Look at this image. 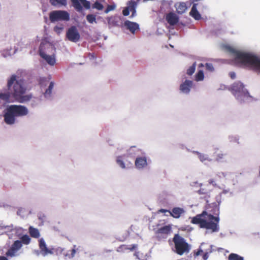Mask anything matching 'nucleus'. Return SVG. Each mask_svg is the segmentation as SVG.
<instances>
[{
	"label": "nucleus",
	"instance_id": "obj_1",
	"mask_svg": "<svg viewBox=\"0 0 260 260\" xmlns=\"http://www.w3.org/2000/svg\"><path fill=\"white\" fill-rule=\"evenodd\" d=\"M7 87L12 96L19 103H23L31 99V95H24L26 91L24 79L16 74L12 75L8 79Z\"/></svg>",
	"mask_w": 260,
	"mask_h": 260
},
{
	"label": "nucleus",
	"instance_id": "obj_2",
	"mask_svg": "<svg viewBox=\"0 0 260 260\" xmlns=\"http://www.w3.org/2000/svg\"><path fill=\"white\" fill-rule=\"evenodd\" d=\"M226 49L234 55L236 62L260 72V58L258 57L251 53L237 51L231 47H227Z\"/></svg>",
	"mask_w": 260,
	"mask_h": 260
},
{
	"label": "nucleus",
	"instance_id": "obj_3",
	"mask_svg": "<svg viewBox=\"0 0 260 260\" xmlns=\"http://www.w3.org/2000/svg\"><path fill=\"white\" fill-rule=\"evenodd\" d=\"M191 222L193 224H199L201 228L210 230L212 232H217L219 230V218L203 211L193 217Z\"/></svg>",
	"mask_w": 260,
	"mask_h": 260
},
{
	"label": "nucleus",
	"instance_id": "obj_4",
	"mask_svg": "<svg viewBox=\"0 0 260 260\" xmlns=\"http://www.w3.org/2000/svg\"><path fill=\"white\" fill-rule=\"evenodd\" d=\"M28 113L27 108L23 105H12L9 106L4 115V121L7 124L12 125L15 123L16 117H23Z\"/></svg>",
	"mask_w": 260,
	"mask_h": 260
},
{
	"label": "nucleus",
	"instance_id": "obj_5",
	"mask_svg": "<svg viewBox=\"0 0 260 260\" xmlns=\"http://www.w3.org/2000/svg\"><path fill=\"white\" fill-rule=\"evenodd\" d=\"M55 50L54 47L49 43H41L39 47V54L46 62L51 66L55 63L54 55H47V53H53Z\"/></svg>",
	"mask_w": 260,
	"mask_h": 260
},
{
	"label": "nucleus",
	"instance_id": "obj_6",
	"mask_svg": "<svg viewBox=\"0 0 260 260\" xmlns=\"http://www.w3.org/2000/svg\"><path fill=\"white\" fill-rule=\"evenodd\" d=\"M173 241L175 245V252L178 254L182 255L184 253L189 252V245L182 237L178 234H175Z\"/></svg>",
	"mask_w": 260,
	"mask_h": 260
},
{
	"label": "nucleus",
	"instance_id": "obj_7",
	"mask_svg": "<svg viewBox=\"0 0 260 260\" xmlns=\"http://www.w3.org/2000/svg\"><path fill=\"white\" fill-rule=\"evenodd\" d=\"M49 19L51 22L59 21H68L70 20V14L66 11L54 10L50 12Z\"/></svg>",
	"mask_w": 260,
	"mask_h": 260
},
{
	"label": "nucleus",
	"instance_id": "obj_8",
	"mask_svg": "<svg viewBox=\"0 0 260 260\" xmlns=\"http://www.w3.org/2000/svg\"><path fill=\"white\" fill-rule=\"evenodd\" d=\"M232 89L238 100H242V97L249 96L248 91L244 88V86L241 82H238L234 83L232 85Z\"/></svg>",
	"mask_w": 260,
	"mask_h": 260
},
{
	"label": "nucleus",
	"instance_id": "obj_9",
	"mask_svg": "<svg viewBox=\"0 0 260 260\" xmlns=\"http://www.w3.org/2000/svg\"><path fill=\"white\" fill-rule=\"evenodd\" d=\"M66 38L71 42L76 43L80 39V34L75 26L70 27L66 32Z\"/></svg>",
	"mask_w": 260,
	"mask_h": 260
},
{
	"label": "nucleus",
	"instance_id": "obj_10",
	"mask_svg": "<svg viewBox=\"0 0 260 260\" xmlns=\"http://www.w3.org/2000/svg\"><path fill=\"white\" fill-rule=\"evenodd\" d=\"M22 244L19 240L15 241L12 244L10 248L6 253V255L8 257H14L17 255L18 251L22 248Z\"/></svg>",
	"mask_w": 260,
	"mask_h": 260
},
{
	"label": "nucleus",
	"instance_id": "obj_11",
	"mask_svg": "<svg viewBox=\"0 0 260 260\" xmlns=\"http://www.w3.org/2000/svg\"><path fill=\"white\" fill-rule=\"evenodd\" d=\"M71 1L74 7L78 12H81L83 9L80 2L83 3L84 7L86 9H89L90 8V3L89 1L86 0H71Z\"/></svg>",
	"mask_w": 260,
	"mask_h": 260
},
{
	"label": "nucleus",
	"instance_id": "obj_12",
	"mask_svg": "<svg viewBox=\"0 0 260 260\" xmlns=\"http://www.w3.org/2000/svg\"><path fill=\"white\" fill-rule=\"evenodd\" d=\"M39 242L40 252L43 256H45L48 254H52L53 253L52 249H49V248H48L46 244V243L43 238L40 239L39 240Z\"/></svg>",
	"mask_w": 260,
	"mask_h": 260
},
{
	"label": "nucleus",
	"instance_id": "obj_13",
	"mask_svg": "<svg viewBox=\"0 0 260 260\" xmlns=\"http://www.w3.org/2000/svg\"><path fill=\"white\" fill-rule=\"evenodd\" d=\"M184 213V209L178 207H174L169 211L170 215L174 218H179Z\"/></svg>",
	"mask_w": 260,
	"mask_h": 260
},
{
	"label": "nucleus",
	"instance_id": "obj_14",
	"mask_svg": "<svg viewBox=\"0 0 260 260\" xmlns=\"http://www.w3.org/2000/svg\"><path fill=\"white\" fill-rule=\"evenodd\" d=\"M124 25L126 28L129 30L133 34H134L136 30L139 29V25L136 22L126 20L124 22Z\"/></svg>",
	"mask_w": 260,
	"mask_h": 260
},
{
	"label": "nucleus",
	"instance_id": "obj_15",
	"mask_svg": "<svg viewBox=\"0 0 260 260\" xmlns=\"http://www.w3.org/2000/svg\"><path fill=\"white\" fill-rule=\"evenodd\" d=\"M11 96L12 95L10 91L7 93H0V108L10 102Z\"/></svg>",
	"mask_w": 260,
	"mask_h": 260
},
{
	"label": "nucleus",
	"instance_id": "obj_16",
	"mask_svg": "<svg viewBox=\"0 0 260 260\" xmlns=\"http://www.w3.org/2000/svg\"><path fill=\"white\" fill-rule=\"evenodd\" d=\"M166 19L168 23L171 25H174L179 21L178 17L174 13L170 12L167 14Z\"/></svg>",
	"mask_w": 260,
	"mask_h": 260
},
{
	"label": "nucleus",
	"instance_id": "obj_17",
	"mask_svg": "<svg viewBox=\"0 0 260 260\" xmlns=\"http://www.w3.org/2000/svg\"><path fill=\"white\" fill-rule=\"evenodd\" d=\"M192 85V82L191 81L186 80L184 82L180 85V90L183 93H188L190 91Z\"/></svg>",
	"mask_w": 260,
	"mask_h": 260
},
{
	"label": "nucleus",
	"instance_id": "obj_18",
	"mask_svg": "<svg viewBox=\"0 0 260 260\" xmlns=\"http://www.w3.org/2000/svg\"><path fill=\"white\" fill-rule=\"evenodd\" d=\"M197 4L192 5L191 11L189 12V15L195 20H199L201 19V15L197 10Z\"/></svg>",
	"mask_w": 260,
	"mask_h": 260
},
{
	"label": "nucleus",
	"instance_id": "obj_19",
	"mask_svg": "<svg viewBox=\"0 0 260 260\" xmlns=\"http://www.w3.org/2000/svg\"><path fill=\"white\" fill-rule=\"evenodd\" d=\"M135 165L137 168L141 169L147 165V159L145 157H137L135 160Z\"/></svg>",
	"mask_w": 260,
	"mask_h": 260
},
{
	"label": "nucleus",
	"instance_id": "obj_20",
	"mask_svg": "<svg viewBox=\"0 0 260 260\" xmlns=\"http://www.w3.org/2000/svg\"><path fill=\"white\" fill-rule=\"evenodd\" d=\"M176 8L178 14H182L185 12L187 9L186 4L184 2H181L176 5Z\"/></svg>",
	"mask_w": 260,
	"mask_h": 260
},
{
	"label": "nucleus",
	"instance_id": "obj_21",
	"mask_svg": "<svg viewBox=\"0 0 260 260\" xmlns=\"http://www.w3.org/2000/svg\"><path fill=\"white\" fill-rule=\"evenodd\" d=\"M28 233L30 236L34 238L38 239L40 236V233L39 230L35 228L32 226H30L28 228Z\"/></svg>",
	"mask_w": 260,
	"mask_h": 260
},
{
	"label": "nucleus",
	"instance_id": "obj_22",
	"mask_svg": "<svg viewBox=\"0 0 260 260\" xmlns=\"http://www.w3.org/2000/svg\"><path fill=\"white\" fill-rule=\"evenodd\" d=\"M171 228L169 225H165L158 229L157 233L168 235L170 233Z\"/></svg>",
	"mask_w": 260,
	"mask_h": 260
},
{
	"label": "nucleus",
	"instance_id": "obj_23",
	"mask_svg": "<svg viewBox=\"0 0 260 260\" xmlns=\"http://www.w3.org/2000/svg\"><path fill=\"white\" fill-rule=\"evenodd\" d=\"M194 153L198 155L199 158L203 162H205V161H211V159L209 158L208 156L206 154L201 153L198 151H195Z\"/></svg>",
	"mask_w": 260,
	"mask_h": 260
},
{
	"label": "nucleus",
	"instance_id": "obj_24",
	"mask_svg": "<svg viewBox=\"0 0 260 260\" xmlns=\"http://www.w3.org/2000/svg\"><path fill=\"white\" fill-rule=\"evenodd\" d=\"M19 241L21 244L28 245L31 242V238L28 235H24L20 237Z\"/></svg>",
	"mask_w": 260,
	"mask_h": 260
},
{
	"label": "nucleus",
	"instance_id": "obj_25",
	"mask_svg": "<svg viewBox=\"0 0 260 260\" xmlns=\"http://www.w3.org/2000/svg\"><path fill=\"white\" fill-rule=\"evenodd\" d=\"M50 2L53 6H66L67 5L66 0H50Z\"/></svg>",
	"mask_w": 260,
	"mask_h": 260
},
{
	"label": "nucleus",
	"instance_id": "obj_26",
	"mask_svg": "<svg viewBox=\"0 0 260 260\" xmlns=\"http://www.w3.org/2000/svg\"><path fill=\"white\" fill-rule=\"evenodd\" d=\"M54 87V82H51L48 88L45 90L44 94L45 98H49L51 96L52 91Z\"/></svg>",
	"mask_w": 260,
	"mask_h": 260
},
{
	"label": "nucleus",
	"instance_id": "obj_27",
	"mask_svg": "<svg viewBox=\"0 0 260 260\" xmlns=\"http://www.w3.org/2000/svg\"><path fill=\"white\" fill-rule=\"evenodd\" d=\"M215 154V159L217 161H222L223 159H224L225 156L226 155V153H223L221 151H219L218 150L216 151Z\"/></svg>",
	"mask_w": 260,
	"mask_h": 260
},
{
	"label": "nucleus",
	"instance_id": "obj_28",
	"mask_svg": "<svg viewBox=\"0 0 260 260\" xmlns=\"http://www.w3.org/2000/svg\"><path fill=\"white\" fill-rule=\"evenodd\" d=\"M204 75L203 71L202 70L199 71L195 76L196 81H203L204 80Z\"/></svg>",
	"mask_w": 260,
	"mask_h": 260
},
{
	"label": "nucleus",
	"instance_id": "obj_29",
	"mask_svg": "<svg viewBox=\"0 0 260 260\" xmlns=\"http://www.w3.org/2000/svg\"><path fill=\"white\" fill-rule=\"evenodd\" d=\"M86 19L89 23H96L95 16L93 14H88L86 16Z\"/></svg>",
	"mask_w": 260,
	"mask_h": 260
},
{
	"label": "nucleus",
	"instance_id": "obj_30",
	"mask_svg": "<svg viewBox=\"0 0 260 260\" xmlns=\"http://www.w3.org/2000/svg\"><path fill=\"white\" fill-rule=\"evenodd\" d=\"M229 260H243V258L237 254L231 253L229 256Z\"/></svg>",
	"mask_w": 260,
	"mask_h": 260
},
{
	"label": "nucleus",
	"instance_id": "obj_31",
	"mask_svg": "<svg viewBox=\"0 0 260 260\" xmlns=\"http://www.w3.org/2000/svg\"><path fill=\"white\" fill-rule=\"evenodd\" d=\"M196 67V62H194L193 64L187 69L186 74L189 76L192 75L195 71Z\"/></svg>",
	"mask_w": 260,
	"mask_h": 260
},
{
	"label": "nucleus",
	"instance_id": "obj_32",
	"mask_svg": "<svg viewBox=\"0 0 260 260\" xmlns=\"http://www.w3.org/2000/svg\"><path fill=\"white\" fill-rule=\"evenodd\" d=\"M75 247H76V246H74V248L71 250L70 251V253H63L64 255L66 256V257H68V258H73L75 254V253H76V249H75Z\"/></svg>",
	"mask_w": 260,
	"mask_h": 260
},
{
	"label": "nucleus",
	"instance_id": "obj_33",
	"mask_svg": "<svg viewBox=\"0 0 260 260\" xmlns=\"http://www.w3.org/2000/svg\"><path fill=\"white\" fill-rule=\"evenodd\" d=\"M136 3L134 2H129V5L127 7L129 9V12L133 11L136 10Z\"/></svg>",
	"mask_w": 260,
	"mask_h": 260
},
{
	"label": "nucleus",
	"instance_id": "obj_34",
	"mask_svg": "<svg viewBox=\"0 0 260 260\" xmlns=\"http://www.w3.org/2000/svg\"><path fill=\"white\" fill-rule=\"evenodd\" d=\"M93 8L96 9L97 10H102L103 9L104 7H103V5L102 4H101L100 3H99L98 2H96L93 4Z\"/></svg>",
	"mask_w": 260,
	"mask_h": 260
},
{
	"label": "nucleus",
	"instance_id": "obj_35",
	"mask_svg": "<svg viewBox=\"0 0 260 260\" xmlns=\"http://www.w3.org/2000/svg\"><path fill=\"white\" fill-rule=\"evenodd\" d=\"M49 80L46 78H41L39 80V84L41 87L46 85V82H48Z\"/></svg>",
	"mask_w": 260,
	"mask_h": 260
},
{
	"label": "nucleus",
	"instance_id": "obj_36",
	"mask_svg": "<svg viewBox=\"0 0 260 260\" xmlns=\"http://www.w3.org/2000/svg\"><path fill=\"white\" fill-rule=\"evenodd\" d=\"M115 5H108L107 8L105 10V13L107 14L110 11L114 10L115 9Z\"/></svg>",
	"mask_w": 260,
	"mask_h": 260
},
{
	"label": "nucleus",
	"instance_id": "obj_37",
	"mask_svg": "<svg viewBox=\"0 0 260 260\" xmlns=\"http://www.w3.org/2000/svg\"><path fill=\"white\" fill-rule=\"evenodd\" d=\"M63 29V27L60 25V26H55L54 27V30L55 32H56L57 34H59L61 33V32L62 31Z\"/></svg>",
	"mask_w": 260,
	"mask_h": 260
},
{
	"label": "nucleus",
	"instance_id": "obj_38",
	"mask_svg": "<svg viewBox=\"0 0 260 260\" xmlns=\"http://www.w3.org/2000/svg\"><path fill=\"white\" fill-rule=\"evenodd\" d=\"M117 163L120 166L121 168L124 169L125 168L123 161L121 159V156H118L117 159Z\"/></svg>",
	"mask_w": 260,
	"mask_h": 260
},
{
	"label": "nucleus",
	"instance_id": "obj_39",
	"mask_svg": "<svg viewBox=\"0 0 260 260\" xmlns=\"http://www.w3.org/2000/svg\"><path fill=\"white\" fill-rule=\"evenodd\" d=\"M205 67L206 70L212 72L214 71V67L212 63H206L205 64Z\"/></svg>",
	"mask_w": 260,
	"mask_h": 260
},
{
	"label": "nucleus",
	"instance_id": "obj_40",
	"mask_svg": "<svg viewBox=\"0 0 260 260\" xmlns=\"http://www.w3.org/2000/svg\"><path fill=\"white\" fill-rule=\"evenodd\" d=\"M198 192L200 194L206 195L208 193L209 191L206 189L201 188L198 191Z\"/></svg>",
	"mask_w": 260,
	"mask_h": 260
},
{
	"label": "nucleus",
	"instance_id": "obj_41",
	"mask_svg": "<svg viewBox=\"0 0 260 260\" xmlns=\"http://www.w3.org/2000/svg\"><path fill=\"white\" fill-rule=\"evenodd\" d=\"M122 14L124 16H128L129 14V9L127 8V7H126L122 11Z\"/></svg>",
	"mask_w": 260,
	"mask_h": 260
},
{
	"label": "nucleus",
	"instance_id": "obj_42",
	"mask_svg": "<svg viewBox=\"0 0 260 260\" xmlns=\"http://www.w3.org/2000/svg\"><path fill=\"white\" fill-rule=\"evenodd\" d=\"M137 247V245L136 244H132L129 245L128 247L127 248V249L130 250L131 251L134 250Z\"/></svg>",
	"mask_w": 260,
	"mask_h": 260
},
{
	"label": "nucleus",
	"instance_id": "obj_43",
	"mask_svg": "<svg viewBox=\"0 0 260 260\" xmlns=\"http://www.w3.org/2000/svg\"><path fill=\"white\" fill-rule=\"evenodd\" d=\"M229 76L232 79H234L236 78V74L234 72H230L229 73Z\"/></svg>",
	"mask_w": 260,
	"mask_h": 260
},
{
	"label": "nucleus",
	"instance_id": "obj_44",
	"mask_svg": "<svg viewBox=\"0 0 260 260\" xmlns=\"http://www.w3.org/2000/svg\"><path fill=\"white\" fill-rule=\"evenodd\" d=\"M208 182L210 184H212L213 186H216V184L215 182V180L213 179L209 180Z\"/></svg>",
	"mask_w": 260,
	"mask_h": 260
},
{
	"label": "nucleus",
	"instance_id": "obj_45",
	"mask_svg": "<svg viewBox=\"0 0 260 260\" xmlns=\"http://www.w3.org/2000/svg\"><path fill=\"white\" fill-rule=\"evenodd\" d=\"M169 211H170V210H168L164 209H161L158 210V212H160V213L168 212L169 213Z\"/></svg>",
	"mask_w": 260,
	"mask_h": 260
},
{
	"label": "nucleus",
	"instance_id": "obj_46",
	"mask_svg": "<svg viewBox=\"0 0 260 260\" xmlns=\"http://www.w3.org/2000/svg\"><path fill=\"white\" fill-rule=\"evenodd\" d=\"M113 19V18L111 17L109 19L108 23L109 24L112 23L114 25H115L116 24L113 21H111V20Z\"/></svg>",
	"mask_w": 260,
	"mask_h": 260
},
{
	"label": "nucleus",
	"instance_id": "obj_47",
	"mask_svg": "<svg viewBox=\"0 0 260 260\" xmlns=\"http://www.w3.org/2000/svg\"><path fill=\"white\" fill-rule=\"evenodd\" d=\"M201 1H197V3H199V5H198V6H199V9L200 8H203L204 7V5H202V4H201Z\"/></svg>",
	"mask_w": 260,
	"mask_h": 260
},
{
	"label": "nucleus",
	"instance_id": "obj_48",
	"mask_svg": "<svg viewBox=\"0 0 260 260\" xmlns=\"http://www.w3.org/2000/svg\"><path fill=\"white\" fill-rule=\"evenodd\" d=\"M0 260H9L6 256H0Z\"/></svg>",
	"mask_w": 260,
	"mask_h": 260
},
{
	"label": "nucleus",
	"instance_id": "obj_49",
	"mask_svg": "<svg viewBox=\"0 0 260 260\" xmlns=\"http://www.w3.org/2000/svg\"><path fill=\"white\" fill-rule=\"evenodd\" d=\"M132 15H131V17H134L136 15V11L135 10H134L133 11H132Z\"/></svg>",
	"mask_w": 260,
	"mask_h": 260
},
{
	"label": "nucleus",
	"instance_id": "obj_50",
	"mask_svg": "<svg viewBox=\"0 0 260 260\" xmlns=\"http://www.w3.org/2000/svg\"><path fill=\"white\" fill-rule=\"evenodd\" d=\"M203 64L202 63H201L200 65V67H203Z\"/></svg>",
	"mask_w": 260,
	"mask_h": 260
}]
</instances>
